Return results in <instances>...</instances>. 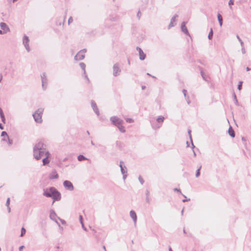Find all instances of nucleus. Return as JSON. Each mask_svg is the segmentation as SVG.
Instances as JSON below:
<instances>
[{"label":"nucleus","mask_w":251,"mask_h":251,"mask_svg":"<svg viewBox=\"0 0 251 251\" xmlns=\"http://www.w3.org/2000/svg\"><path fill=\"white\" fill-rule=\"evenodd\" d=\"M178 17V15L177 14H175L171 19V22L168 26V28L170 29L172 27H174L176 25L175 23L176 21V18Z\"/></svg>","instance_id":"obj_9"},{"label":"nucleus","mask_w":251,"mask_h":251,"mask_svg":"<svg viewBox=\"0 0 251 251\" xmlns=\"http://www.w3.org/2000/svg\"><path fill=\"white\" fill-rule=\"evenodd\" d=\"M82 228H83L84 230L86 231L87 229H86V228L84 226V224H82Z\"/></svg>","instance_id":"obj_56"},{"label":"nucleus","mask_w":251,"mask_h":251,"mask_svg":"<svg viewBox=\"0 0 251 251\" xmlns=\"http://www.w3.org/2000/svg\"><path fill=\"white\" fill-rule=\"evenodd\" d=\"M242 81H239V84L238 85V89L239 90H241L242 88Z\"/></svg>","instance_id":"obj_30"},{"label":"nucleus","mask_w":251,"mask_h":251,"mask_svg":"<svg viewBox=\"0 0 251 251\" xmlns=\"http://www.w3.org/2000/svg\"><path fill=\"white\" fill-rule=\"evenodd\" d=\"M141 15V13L140 11H139L137 14V16L139 19H140Z\"/></svg>","instance_id":"obj_44"},{"label":"nucleus","mask_w":251,"mask_h":251,"mask_svg":"<svg viewBox=\"0 0 251 251\" xmlns=\"http://www.w3.org/2000/svg\"><path fill=\"white\" fill-rule=\"evenodd\" d=\"M73 21V19L72 17H70L68 19V24H70L71 23H72Z\"/></svg>","instance_id":"obj_35"},{"label":"nucleus","mask_w":251,"mask_h":251,"mask_svg":"<svg viewBox=\"0 0 251 251\" xmlns=\"http://www.w3.org/2000/svg\"><path fill=\"white\" fill-rule=\"evenodd\" d=\"M0 26L2 30H3V31H4L3 32V33H6L10 30L9 28L8 27L7 25L4 23H3V22L0 23Z\"/></svg>","instance_id":"obj_14"},{"label":"nucleus","mask_w":251,"mask_h":251,"mask_svg":"<svg viewBox=\"0 0 251 251\" xmlns=\"http://www.w3.org/2000/svg\"><path fill=\"white\" fill-rule=\"evenodd\" d=\"M63 186L66 188V189L69 191H72L74 189V187L72 183L69 180H65L63 182Z\"/></svg>","instance_id":"obj_6"},{"label":"nucleus","mask_w":251,"mask_h":251,"mask_svg":"<svg viewBox=\"0 0 251 251\" xmlns=\"http://www.w3.org/2000/svg\"><path fill=\"white\" fill-rule=\"evenodd\" d=\"M164 120V117L162 116H160L157 118L156 121L159 124H162Z\"/></svg>","instance_id":"obj_24"},{"label":"nucleus","mask_w":251,"mask_h":251,"mask_svg":"<svg viewBox=\"0 0 251 251\" xmlns=\"http://www.w3.org/2000/svg\"><path fill=\"white\" fill-rule=\"evenodd\" d=\"M228 4L229 6L234 4V0H229L228 2Z\"/></svg>","instance_id":"obj_37"},{"label":"nucleus","mask_w":251,"mask_h":251,"mask_svg":"<svg viewBox=\"0 0 251 251\" xmlns=\"http://www.w3.org/2000/svg\"><path fill=\"white\" fill-rule=\"evenodd\" d=\"M79 66L80 68L82 69V70L83 71V74L84 75V77L87 79L88 82H89L90 80L89 78L88 77L87 75H86V71H85V67L86 65L83 62H81L79 63Z\"/></svg>","instance_id":"obj_13"},{"label":"nucleus","mask_w":251,"mask_h":251,"mask_svg":"<svg viewBox=\"0 0 251 251\" xmlns=\"http://www.w3.org/2000/svg\"><path fill=\"white\" fill-rule=\"evenodd\" d=\"M29 40L28 37L25 35L23 38V43L27 52H29L30 50V47L29 45Z\"/></svg>","instance_id":"obj_5"},{"label":"nucleus","mask_w":251,"mask_h":251,"mask_svg":"<svg viewBox=\"0 0 251 251\" xmlns=\"http://www.w3.org/2000/svg\"><path fill=\"white\" fill-rule=\"evenodd\" d=\"M236 37L238 39V40H239V42H241V39L240 38V37L239 36V35H237L236 36Z\"/></svg>","instance_id":"obj_53"},{"label":"nucleus","mask_w":251,"mask_h":251,"mask_svg":"<svg viewBox=\"0 0 251 251\" xmlns=\"http://www.w3.org/2000/svg\"><path fill=\"white\" fill-rule=\"evenodd\" d=\"M10 204V198H8L7 199V201H6V205L7 206V207H9V205Z\"/></svg>","instance_id":"obj_36"},{"label":"nucleus","mask_w":251,"mask_h":251,"mask_svg":"<svg viewBox=\"0 0 251 251\" xmlns=\"http://www.w3.org/2000/svg\"><path fill=\"white\" fill-rule=\"evenodd\" d=\"M228 133L229 135L232 137H234L235 136L234 131L231 126H230L228 129Z\"/></svg>","instance_id":"obj_20"},{"label":"nucleus","mask_w":251,"mask_h":251,"mask_svg":"<svg viewBox=\"0 0 251 251\" xmlns=\"http://www.w3.org/2000/svg\"><path fill=\"white\" fill-rule=\"evenodd\" d=\"M79 220L80 223H82V222L83 221V218L81 215H79Z\"/></svg>","instance_id":"obj_45"},{"label":"nucleus","mask_w":251,"mask_h":251,"mask_svg":"<svg viewBox=\"0 0 251 251\" xmlns=\"http://www.w3.org/2000/svg\"><path fill=\"white\" fill-rule=\"evenodd\" d=\"M77 159L79 161L88 160V159L86 157H85L82 154H80L77 156Z\"/></svg>","instance_id":"obj_23"},{"label":"nucleus","mask_w":251,"mask_h":251,"mask_svg":"<svg viewBox=\"0 0 251 251\" xmlns=\"http://www.w3.org/2000/svg\"><path fill=\"white\" fill-rule=\"evenodd\" d=\"M1 121L4 124L5 123V118L4 117V115L3 116L0 117Z\"/></svg>","instance_id":"obj_39"},{"label":"nucleus","mask_w":251,"mask_h":251,"mask_svg":"<svg viewBox=\"0 0 251 251\" xmlns=\"http://www.w3.org/2000/svg\"><path fill=\"white\" fill-rule=\"evenodd\" d=\"M1 136H6L7 137V138H8V135H7V134L6 132V131H2V132H1Z\"/></svg>","instance_id":"obj_33"},{"label":"nucleus","mask_w":251,"mask_h":251,"mask_svg":"<svg viewBox=\"0 0 251 251\" xmlns=\"http://www.w3.org/2000/svg\"><path fill=\"white\" fill-rule=\"evenodd\" d=\"M86 52V50L84 49L80 50L76 55L75 56V60H81L85 57V53Z\"/></svg>","instance_id":"obj_4"},{"label":"nucleus","mask_w":251,"mask_h":251,"mask_svg":"<svg viewBox=\"0 0 251 251\" xmlns=\"http://www.w3.org/2000/svg\"><path fill=\"white\" fill-rule=\"evenodd\" d=\"M186 22H183L181 24V31L184 33L186 35H189V36H190L189 33V32L187 30V28L186 26Z\"/></svg>","instance_id":"obj_11"},{"label":"nucleus","mask_w":251,"mask_h":251,"mask_svg":"<svg viewBox=\"0 0 251 251\" xmlns=\"http://www.w3.org/2000/svg\"><path fill=\"white\" fill-rule=\"evenodd\" d=\"M193 153H194V156H196V152H195V151L194 150H193Z\"/></svg>","instance_id":"obj_61"},{"label":"nucleus","mask_w":251,"mask_h":251,"mask_svg":"<svg viewBox=\"0 0 251 251\" xmlns=\"http://www.w3.org/2000/svg\"><path fill=\"white\" fill-rule=\"evenodd\" d=\"M186 99H188V100H187V103H188V104H190V100H189V96H187V97L186 98Z\"/></svg>","instance_id":"obj_50"},{"label":"nucleus","mask_w":251,"mask_h":251,"mask_svg":"<svg viewBox=\"0 0 251 251\" xmlns=\"http://www.w3.org/2000/svg\"><path fill=\"white\" fill-rule=\"evenodd\" d=\"M217 18L220 26H222L223 25V18L222 15L218 13L217 15Z\"/></svg>","instance_id":"obj_22"},{"label":"nucleus","mask_w":251,"mask_h":251,"mask_svg":"<svg viewBox=\"0 0 251 251\" xmlns=\"http://www.w3.org/2000/svg\"><path fill=\"white\" fill-rule=\"evenodd\" d=\"M4 127H3V126H2V124L0 123V129H3Z\"/></svg>","instance_id":"obj_55"},{"label":"nucleus","mask_w":251,"mask_h":251,"mask_svg":"<svg viewBox=\"0 0 251 251\" xmlns=\"http://www.w3.org/2000/svg\"><path fill=\"white\" fill-rule=\"evenodd\" d=\"M91 103L92 107L94 111L98 116H99L100 114V112L96 102L94 100H92Z\"/></svg>","instance_id":"obj_12"},{"label":"nucleus","mask_w":251,"mask_h":251,"mask_svg":"<svg viewBox=\"0 0 251 251\" xmlns=\"http://www.w3.org/2000/svg\"><path fill=\"white\" fill-rule=\"evenodd\" d=\"M123 164H124V162L122 161H120L119 166L121 168V171L122 174L123 175H124V174L127 173V171L126 170V167L125 166H123Z\"/></svg>","instance_id":"obj_17"},{"label":"nucleus","mask_w":251,"mask_h":251,"mask_svg":"<svg viewBox=\"0 0 251 251\" xmlns=\"http://www.w3.org/2000/svg\"><path fill=\"white\" fill-rule=\"evenodd\" d=\"M41 79H42L43 78H47L46 74L45 73H43L41 75Z\"/></svg>","instance_id":"obj_34"},{"label":"nucleus","mask_w":251,"mask_h":251,"mask_svg":"<svg viewBox=\"0 0 251 251\" xmlns=\"http://www.w3.org/2000/svg\"><path fill=\"white\" fill-rule=\"evenodd\" d=\"M119 129V130L122 132L125 133L126 132V130L125 129V127L122 126V124H119L116 126Z\"/></svg>","instance_id":"obj_21"},{"label":"nucleus","mask_w":251,"mask_h":251,"mask_svg":"<svg viewBox=\"0 0 251 251\" xmlns=\"http://www.w3.org/2000/svg\"><path fill=\"white\" fill-rule=\"evenodd\" d=\"M131 218L133 220L134 223L135 224L137 221V215L134 210H131L129 213Z\"/></svg>","instance_id":"obj_16"},{"label":"nucleus","mask_w":251,"mask_h":251,"mask_svg":"<svg viewBox=\"0 0 251 251\" xmlns=\"http://www.w3.org/2000/svg\"><path fill=\"white\" fill-rule=\"evenodd\" d=\"M241 50H242V52L243 54H245V53L246 50H245V49L244 47H242V48Z\"/></svg>","instance_id":"obj_47"},{"label":"nucleus","mask_w":251,"mask_h":251,"mask_svg":"<svg viewBox=\"0 0 251 251\" xmlns=\"http://www.w3.org/2000/svg\"><path fill=\"white\" fill-rule=\"evenodd\" d=\"M24 248V246H20L19 248V251H22Z\"/></svg>","instance_id":"obj_49"},{"label":"nucleus","mask_w":251,"mask_h":251,"mask_svg":"<svg viewBox=\"0 0 251 251\" xmlns=\"http://www.w3.org/2000/svg\"><path fill=\"white\" fill-rule=\"evenodd\" d=\"M169 251H173L172 248L170 247L169 249Z\"/></svg>","instance_id":"obj_64"},{"label":"nucleus","mask_w":251,"mask_h":251,"mask_svg":"<svg viewBox=\"0 0 251 251\" xmlns=\"http://www.w3.org/2000/svg\"><path fill=\"white\" fill-rule=\"evenodd\" d=\"M186 144H187V147H189V142L188 141H187Z\"/></svg>","instance_id":"obj_62"},{"label":"nucleus","mask_w":251,"mask_h":251,"mask_svg":"<svg viewBox=\"0 0 251 251\" xmlns=\"http://www.w3.org/2000/svg\"><path fill=\"white\" fill-rule=\"evenodd\" d=\"M25 232H26L25 229L24 227H22L21 228V233L20 236L21 237L23 236L25 234Z\"/></svg>","instance_id":"obj_29"},{"label":"nucleus","mask_w":251,"mask_h":251,"mask_svg":"<svg viewBox=\"0 0 251 251\" xmlns=\"http://www.w3.org/2000/svg\"><path fill=\"white\" fill-rule=\"evenodd\" d=\"M233 97H234V103L235 104L238 106L239 105V103H238V100L237 99V97H236V95L235 94V93L233 94Z\"/></svg>","instance_id":"obj_28"},{"label":"nucleus","mask_w":251,"mask_h":251,"mask_svg":"<svg viewBox=\"0 0 251 251\" xmlns=\"http://www.w3.org/2000/svg\"><path fill=\"white\" fill-rule=\"evenodd\" d=\"M33 156L34 158L39 160L45 154L46 157L43 159V165L44 166L48 164L50 160L49 158L50 157L51 154L50 152L46 150V145L42 141H39L33 147Z\"/></svg>","instance_id":"obj_1"},{"label":"nucleus","mask_w":251,"mask_h":251,"mask_svg":"<svg viewBox=\"0 0 251 251\" xmlns=\"http://www.w3.org/2000/svg\"><path fill=\"white\" fill-rule=\"evenodd\" d=\"M4 113L3 112L2 109L0 107V117L4 116Z\"/></svg>","instance_id":"obj_41"},{"label":"nucleus","mask_w":251,"mask_h":251,"mask_svg":"<svg viewBox=\"0 0 251 251\" xmlns=\"http://www.w3.org/2000/svg\"><path fill=\"white\" fill-rule=\"evenodd\" d=\"M121 72V69L119 68L118 63H115L113 67V75L114 76H117L120 74Z\"/></svg>","instance_id":"obj_7"},{"label":"nucleus","mask_w":251,"mask_h":251,"mask_svg":"<svg viewBox=\"0 0 251 251\" xmlns=\"http://www.w3.org/2000/svg\"><path fill=\"white\" fill-rule=\"evenodd\" d=\"M190 201V199H184V200H182V201L183 202H185V201Z\"/></svg>","instance_id":"obj_58"},{"label":"nucleus","mask_w":251,"mask_h":251,"mask_svg":"<svg viewBox=\"0 0 251 251\" xmlns=\"http://www.w3.org/2000/svg\"><path fill=\"white\" fill-rule=\"evenodd\" d=\"M60 222H61L62 224L64 225L66 224V221L64 220L61 219L59 218H58Z\"/></svg>","instance_id":"obj_42"},{"label":"nucleus","mask_w":251,"mask_h":251,"mask_svg":"<svg viewBox=\"0 0 251 251\" xmlns=\"http://www.w3.org/2000/svg\"><path fill=\"white\" fill-rule=\"evenodd\" d=\"M251 70V68H250L249 67H247L246 68V70H247V71H250Z\"/></svg>","instance_id":"obj_60"},{"label":"nucleus","mask_w":251,"mask_h":251,"mask_svg":"<svg viewBox=\"0 0 251 251\" xmlns=\"http://www.w3.org/2000/svg\"><path fill=\"white\" fill-rule=\"evenodd\" d=\"M213 30H212V29L211 28V30L208 34V38L209 40H211L212 39V37H213Z\"/></svg>","instance_id":"obj_27"},{"label":"nucleus","mask_w":251,"mask_h":251,"mask_svg":"<svg viewBox=\"0 0 251 251\" xmlns=\"http://www.w3.org/2000/svg\"><path fill=\"white\" fill-rule=\"evenodd\" d=\"M201 75L202 76L203 79H204L205 80H206V79L205 78V75H204L203 72L202 71H201Z\"/></svg>","instance_id":"obj_40"},{"label":"nucleus","mask_w":251,"mask_h":251,"mask_svg":"<svg viewBox=\"0 0 251 251\" xmlns=\"http://www.w3.org/2000/svg\"><path fill=\"white\" fill-rule=\"evenodd\" d=\"M160 127V126H155H155H152V127H153V128H159Z\"/></svg>","instance_id":"obj_59"},{"label":"nucleus","mask_w":251,"mask_h":251,"mask_svg":"<svg viewBox=\"0 0 251 251\" xmlns=\"http://www.w3.org/2000/svg\"><path fill=\"white\" fill-rule=\"evenodd\" d=\"M138 179H139L140 183L142 185L143 184V183H144V180L143 178L141 177V176H139L138 177Z\"/></svg>","instance_id":"obj_31"},{"label":"nucleus","mask_w":251,"mask_h":251,"mask_svg":"<svg viewBox=\"0 0 251 251\" xmlns=\"http://www.w3.org/2000/svg\"><path fill=\"white\" fill-rule=\"evenodd\" d=\"M42 87L44 90H45L47 87V78H43L42 80Z\"/></svg>","instance_id":"obj_19"},{"label":"nucleus","mask_w":251,"mask_h":251,"mask_svg":"<svg viewBox=\"0 0 251 251\" xmlns=\"http://www.w3.org/2000/svg\"><path fill=\"white\" fill-rule=\"evenodd\" d=\"M174 191L181 193L180 190L179 189L175 188V189H174Z\"/></svg>","instance_id":"obj_48"},{"label":"nucleus","mask_w":251,"mask_h":251,"mask_svg":"<svg viewBox=\"0 0 251 251\" xmlns=\"http://www.w3.org/2000/svg\"><path fill=\"white\" fill-rule=\"evenodd\" d=\"M56 217V214L55 212H54V211L53 210H51L50 211V218L51 220L54 221L58 224V225L59 226H60L59 224L56 220V219H55Z\"/></svg>","instance_id":"obj_15"},{"label":"nucleus","mask_w":251,"mask_h":251,"mask_svg":"<svg viewBox=\"0 0 251 251\" xmlns=\"http://www.w3.org/2000/svg\"><path fill=\"white\" fill-rule=\"evenodd\" d=\"M43 195L47 198H51L54 201H60L61 198L60 193L53 187L44 189Z\"/></svg>","instance_id":"obj_2"},{"label":"nucleus","mask_w":251,"mask_h":251,"mask_svg":"<svg viewBox=\"0 0 251 251\" xmlns=\"http://www.w3.org/2000/svg\"><path fill=\"white\" fill-rule=\"evenodd\" d=\"M110 120L111 121L112 123L115 126H118L119 124H122L123 122L122 120L120 119L116 116L111 117Z\"/></svg>","instance_id":"obj_8"},{"label":"nucleus","mask_w":251,"mask_h":251,"mask_svg":"<svg viewBox=\"0 0 251 251\" xmlns=\"http://www.w3.org/2000/svg\"><path fill=\"white\" fill-rule=\"evenodd\" d=\"M123 175V179L125 180L126 179V176H127V175L126 174H124V175Z\"/></svg>","instance_id":"obj_51"},{"label":"nucleus","mask_w":251,"mask_h":251,"mask_svg":"<svg viewBox=\"0 0 251 251\" xmlns=\"http://www.w3.org/2000/svg\"><path fill=\"white\" fill-rule=\"evenodd\" d=\"M126 122L129 123H132L134 122V120L131 118H126Z\"/></svg>","instance_id":"obj_32"},{"label":"nucleus","mask_w":251,"mask_h":251,"mask_svg":"<svg viewBox=\"0 0 251 251\" xmlns=\"http://www.w3.org/2000/svg\"><path fill=\"white\" fill-rule=\"evenodd\" d=\"M2 79V74H0V82H1Z\"/></svg>","instance_id":"obj_54"},{"label":"nucleus","mask_w":251,"mask_h":251,"mask_svg":"<svg viewBox=\"0 0 251 251\" xmlns=\"http://www.w3.org/2000/svg\"><path fill=\"white\" fill-rule=\"evenodd\" d=\"M201 168V166H200L199 168L197 169L196 173V177H198L200 176V170Z\"/></svg>","instance_id":"obj_26"},{"label":"nucleus","mask_w":251,"mask_h":251,"mask_svg":"<svg viewBox=\"0 0 251 251\" xmlns=\"http://www.w3.org/2000/svg\"><path fill=\"white\" fill-rule=\"evenodd\" d=\"M8 144L9 145H11L13 144V141L12 140L9 139V138H8Z\"/></svg>","instance_id":"obj_43"},{"label":"nucleus","mask_w":251,"mask_h":251,"mask_svg":"<svg viewBox=\"0 0 251 251\" xmlns=\"http://www.w3.org/2000/svg\"><path fill=\"white\" fill-rule=\"evenodd\" d=\"M44 109L38 108L32 115L35 121L37 123H41L42 122V117Z\"/></svg>","instance_id":"obj_3"},{"label":"nucleus","mask_w":251,"mask_h":251,"mask_svg":"<svg viewBox=\"0 0 251 251\" xmlns=\"http://www.w3.org/2000/svg\"><path fill=\"white\" fill-rule=\"evenodd\" d=\"M102 248H103V249H104V251H106L105 246H103V247H102Z\"/></svg>","instance_id":"obj_63"},{"label":"nucleus","mask_w":251,"mask_h":251,"mask_svg":"<svg viewBox=\"0 0 251 251\" xmlns=\"http://www.w3.org/2000/svg\"><path fill=\"white\" fill-rule=\"evenodd\" d=\"M191 131L190 130H189L188 131V134H189V137H190V139L191 142H192V136H191Z\"/></svg>","instance_id":"obj_46"},{"label":"nucleus","mask_w":251,"mask_h":251,"mask_svg":"<svg viewBox=\"0 0 251 251\" xmlns=\"http://www.w3.org/2000/svg\"><path fill=\"white\" fill-rule=\"evenodd\" d=\"M191 142V144H192V149L193 150L194 148L195 147V146H194L192 141Z\"/></svg>","instance_id":"obj_52"},{"label":"nucleus","mask_w":251,"mask_h":251,"mask_svg":"<svg viewBox=\"0 0 251 251\" xmlns=\"http://www.w3.org/2000/svg\"><path fill=\"white\" fill-rule=\"evenodd\" d=\"M136 49L139 51V59L141 60H144L145 59L146 57V54L144 53V52L142 50V49L141 48H140L139 47H137L136 48Z\"/></svg>","instance_id":"obj_10"},{"label":"nucleus","mask_w":251,"mask_h":251,"mask_svg":"<svg viewBox=\"0 0 251 251\" xmlns=\"http://www.w3.org/2000/svg\"><path fill=\"white\" fill-rule=\"evenodd\" d=\"M182 92L183 93V95H184V97L186 98L187 97V96H186L187 90H186L185 89H183L182 90Z\"/></svg>","instance_id":"obj_38"},{"label":"nucleus","mask_w":251,"mask_h":251,"mask_svg":"<svg viewBox=\"0 0 251 251\" xmlns=\"http://www.w3.org/2000/svg\"><path fill=\"white\" fill-rule=\"evenodd\" d=\"M146 201L147 202H149L150 201V199L149 198L150 192L148 190L146 191Z\"/></svg>","instance_id":"obj_25"},{"label":"nucleus","mask_w":251,"mask_h":251,"mask_svg":"<svg viewBox=\"0 0 251 251\" xmlns=\"http://www.w3.org/2000/svg\"><path fill=\"white\" fill-rule=\"evenodd\" d=\"M240 42V44H241V45L242 46V47H244V43L242 41V40H241V42Z\"/></svg>","instance_id":"obj_57"},{"label":"nucleus","mask_w":251,"mask_h":251,"mask_svg":"<svg viewBox=\"0 0 251 251\" xmlns=\"http://www.w3.org/2000/svg\"><path fill=\"white\" fill-rule=\"evenodd\" d=\"M49 178L50 179H56L58 178V175L55 171H54L50 174Z\"/></svg>","instance_id":"obj_18"}]
</instances>
